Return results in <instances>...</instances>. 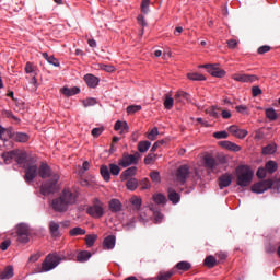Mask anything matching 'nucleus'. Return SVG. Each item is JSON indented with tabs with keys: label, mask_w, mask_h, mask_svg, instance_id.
Masks as SVG:
<instances>
[{
	"label": "nucleus",
	"mask_w": 280,
	"mask_h": 280,
	"mask_svg": "<svg viewBox=\"0 0 280 280\" xmlns=\"http://www.w3.org/2000/svg\"><path fill=\"white\" fill-rule=\"evenodd\" d=\"M78 191L72 188H65L58 198H55L51 202V207L57 213H65L69 210V207L74 206L78 200Z\"/></svg>",
	"instance_id": "obj_1"
},
{
	"label": "nucleus",
	"mask_w": 280,
	"mask_h": 280,
	"mask_svg": "<svg viewBox=\"0 0 280 280\" xmlns=\"http://www.w3.org/2000/svg\"><path fill=\"white\" fill-rule=\"evenodd\" d=\"M254 173L246 166H238L236 168V185L238 187H248L252 183Z\"/></svg>",
	"instance_id": "obj_2"
},
{
	"label": "nucleus",
	"mask_w": 280,
	"mask_h": 280,
	"mask_svg": "<svg viewBox=\"0 0 280 280\" xmlns=\"http://www.w3.org/2000/svg\"><path fill=\"white\" fill-rule=\"evenodd\" d=\"M37 160L35 156H30L27 163L23 166L25 170V182L30 185L33 179L38 175V166L36 164Z\"/></svg>",
	"instance_id": "obj_3"
},
{
	"label": "nucleus",
	"mask_w": 280,
	"mask_h": 280,
	"mask_svg": "<svg viewBox=\"0 0 280 280\" xmlns=\"http://www.w3.org/2000/svg\"><path fill=\"white\" fill-rule=\"evenodd\" d=\"M86 213L93 219H102L104 217V203L95 199L94 203L88 207Z\"/></svg>",
	"instance_id": "obj_4"
},
{
	"label": "nucleus",
	"mask_w": 280,
	"mask_h": 280,
	"mask_svg": "<svg viewBox=\"0 0 280 280\" xmlns=\"http://www.w3.org/2000/svg\"><path fill=\"white\" fill-rule=\"evenodd\" d=\"M61 262V257L57 254L47 255L46 259L42 264V269L44 272L54 270Z\"/></svg>",
	"instance_id": "obj_5"
},
{
	"label": "nucleus",
	"mask_w": 280,
	"mask_h": 280,
	"mask_svg": "<svg viewBox=\"0 0 280 280\" xmlns=\"http://www.w3.org/2000/svg\"><path fill=\"white\" fill-rule=\"evenodd\" d=\"M58 180H59V175L55 174L52 179L42 185L40 194H43V196H50V194H56V191L58 190L57 188Z\"/></svg>",
	"instance_id": "obj_6"
},
{
	"label": "nucleus",
	"mask_w": 280,
	"mask_h": 280,
	"mask_svg": "<svg viewBox=\"0 0 280 280\" xmlns=\"http://www.w3.org/2000/svg\"><path fill=\"white\" fill-rule=\"evenodd\" d=\"M141 154L139 152H135L133 154L124 153L122 159L118 160V165L122 167H128L132 164H138Z\"/></svg>",
	"instance_id": "obj_7"
},
{
	"label": "nucleus",
	"mask_w": 280,
	"mask_h": 280,
	"mask_svg": "<svg viewBox=\"0 0 280 280\" xmlns=\"http://www.w3.org/2000/svg\"><path fill=\"white\" fill-rule=\"evenodd\" d=\"M199 67L205 68L208 73L214 78H224V75H226V71L221 70L220 63H205V66Z\"/></svg>",
	"instance_id": "obj_8"
},
{
	"label": "nucleus",
	"mask_w": 280,
	"mask_h": 280,
	"mask_svg": "<svg viewBox=\"0 0 280 280\" xmlns=\"http://www.w3.org/2000/svg\"><path fill=\"white\" fill-rule=\"evenodd\" d=\"M18 242L22 244L28 243L30 228L27 224L21 223L16 226Z\"/></svg>",
	"instance_id": "obj_9"
},
{
	"label": "nucleus",
	"mask_w": 280,
	"mask_h": 280,
	"mask_svg": "<svg viewBox=\"0 0 280 280\" xmlns=\"http://www.w3.org/2000/svg\"><path fill=\"white\" fill-rule=\"evenodd\" d=\"M190 168L188 165H180L176 171V179L182 185H185L187 178L189 177Z\"/></svg>",
	"instance_id": "obj_10"
},
{
	"label": "nucleus",
	"mask_w": 280,
	"mask_h": 280,
	"mask_svg": "<svg viewBox=\"0 0 280 280\" xmlns=\"http://www.w3.org/2000/svg\"><path fill=\"white\" fill-rule=\"evenodd\" d=\"M272 183L271 179H266L259 183H256L252 186V191L254 194H264V191H267V189H270Z\"/></svg>",
	"instance_id": "obj_11"
},
{
	"label": "nucleus",
	"mask_w": 280,
	"mask_h": 280,
	"mask_svg": "<svg viewBox=\"0 0 280 280\" xmlns=\"http://www.w3.org/2000/svg\"><path fill=\"white\" fill-rule=\"evenodd\" d=\"M13 156H14V161L18 164L23 165V167L30 159V156H27V153L23 150H13Z\"/></svg>",
	"instance_id": "obj_12"
},
{
	"label": "nucleus",
	"mask_w": 280,
	"mask_h": 280,
	"mask_svg": "<svg viewBox=\"0 0 280 280\" xmlns=\"http://www.w3.org/2000/svg\"><path fill=\"white\" fill-rule=\"evenodd\" d=\"M231 183H233V176H231V174H223L219 177V187H220V189H224L225 187H230Z\"/></svg>",
	"instance_id": "obj_13"
},
{
	"label": "nucleus",
	"mask_w": 280,
	"mask_h": 280,
	"mask_svg": "<svg viewBox=\"0 0 280 280\" xmlns=\"http://www.w3.org/2000/svg\"><path fill=\"white\" fill-rule=\"evenodd\" d=\"M228 130L230 133H232L234 137L238 139H244L248 135L246 130L240 129L237 128V126H230Z\"/></svg>",
	"instance_id": "obj_14"
},
{
	"label": "nucleus",
	"mask_w": 280,
	"mask_h": 280,
	"mask_svg": "<svg viewBox=\"0 0 280 280\" xmlns=\"http://www.w3.org/2000/svg\"><path fill=\"white\" fill-rule=\"evenodd\" d=\"M233 80L236 82H254L257 77L255 74H233Z\"/></svg>",
	"instance_id": "obj_15"
},
{
	"label": "nucleus",
	"mask_w": 280,
	"mask_h": 280,
	"mask_svg": "<svg viewBox=\"0 0 280 280\" xmlns=\"http://www.w3.org/2000/svg\"><path fill=\"white\" fill-rule=\"evenodd\" d=\"M174 100L176 103L186 104L190 102V95L184 91H179L175 94Z\"/></svg>",
	"instance_id": "obj_16"
},
{
	"label": "nucleus",
	"mask_w": 280,
	"mask_h": 280,
	"mask_svg": "<svg viewBox=\"0 0 280 280\" xmlns=\"http://www.w3.org/2000/svg\"><path fill=\"white\" fill-rule=\"evenodd\" d=\"M116 244V237L114 235H109L103 240V249L112 250L114 249Z\"/></svg>",
	"instance_id": "obj_17"
},
{
	"label": "nucleus",
	"mask_w": 280,
	"mask_h": 280,
	"mask_svg": "<svg viewBox=\"0 0 280 280\" xmlns=\"http://www.w3.org/2000/svg\"><path fill=\"white\" fill-rule=\"evenodd\" d=\"M37 173L42 178H47L51 175V168L47 163H42Z\"/></svg>",
	"instance_id": "obj_18"
},
{
	"label": "nucleus",
	"mask_w": 280,
	"mask_h": 280,
	"mask_svg": "<svg viewBox=\"0 0 280 280\" xmlns=\"http://www.w3.org/2000/svg\"><path fill=\"white\" fill-rule=\"evenodd\" d=\"M84 81L91 89H95L100 83V79L97 77H94V74H85Z\"/></svg>",
	"instance_id": "obj_19"
},
{
	"label": "nucleus",
	"mask_w": 280,
	"mask_h": 280,
	"mask_svg": "<svg viewBox=\"0 0 280 280\" xmlns=\"http://www.w3.org/2000/svg\"><path fill=\"white\" fill-rule=\"evenodd\" d=\"M14 276L13 266L9 265L4 268V270L0 273V280H9Z\"/></svg>",
	"instance_id": "obj_20"
},
{
	"label": "nucleus",
	"mask_w": 280,
	"mask_h": 280,
	"mask_svg": "<svg viewBox=\"0 0 280 280\" xmlns=\"http://www.w3.org/2000/svg\"><path fill=\"white\" fill-rule=\"evenodd\" d=\"M167 198L171 202H173V205H178L180 201V195L173 188H168Z\"/></svg>",
	"instance_id": "obj_21"
},
{
	"label": "nucleus",
	"mask_w": 280,
	"mask_h": 280,
	"mask_svg": "<svg viewBox=\"0 0 280 280\" xmlns=\"http://www.w3.org/2000/svg\"><path fill=\"white\" fill-rule=\"evenodd\" d=\"M219 145H221L224 149H228L230 151H234V152H238L240 150H242V148L231 141H221L219 142Z\"/></svg>",
	"instance_id": "obj_22"
},
{
	"label": "nucleus",
	"mask_w": 280,
	"mask_h": 280,
	"mask_svg": "<svg viewBox=\"0 0 280 280\" xmlns=\"http://www.w3.org/2000/svg\"><path fill=\"white\" fill-rule=\"evenodd\" d=\"M122 205L119 199H112L109 200V211L113 213H118L121 211Z\"/></svg>",
	"instance_id": "obj_23"
},
{
	"label": "nucleus",
	"mask_w": 280,
	"mask_h": 280,
	"mask_svg": "<svg viewBox=\"0 0 280 280\" xmlns=\"http://www.w3.org/2000/svg\"><path fill=\"white\" fill-rule=\"evenodd\" d=\"M137 170L138 168L136 166L125 170L122 172V174H120V180L125 182V180L129 179L131 176L136 175Z\"/></svg>",
	"instance_id": "obj_24"
},
{
	"label": "nucleus",
	"mask_w": 280,
	"mask_h": 280,
	"mask_svg": "<svg viewBox=\"0 0 280 280\" xmlns=\"http://www.w3.org/2000/svg\"><path fill=\"white\" fill-rule=\"evenodd\" d=\"M175 268H176L177 270H179V271L187 272V271L191 270L192 265H191L189 261L182 260V261H178V262L175 265Z\"/></svg>",
	"instance_id": "obj_25"
},
{
	"label": "nucleus",
	"mask_w": 280,
	"mask_h": 280,
	"mask_svg": "<svg viewBox=\"0 0 280 280\" xmlns=\"http://www.w3.org/2000/svg\"><path fill=\"white\" fill-rule=\"evenodd\" d=\"M61 93L67 96V97H71L74 96L77 94H79L81 92V90L79 88H72V89H68V88H62Z\"/></svg>",
	"instance_id": "obj_26"
},
{
	"label": "nucleus",
	"mask_w": 280,
	"mask_h": 280,
	"mask_svg": "<svg viewBox=\"0 0 280 280\" xmlns=\"http://www.w3.org/2000/svg\"><path fill=\"white\" fill-rule=\"evenodd\" d=\"M129 202L131 203L133 211H140L142 206V199L140 197L133 196L130 198Z\"/></svg>",
	"instance_id": "obj_27"
},
{
	"label": "nucleus",
	"mask_w": 280,
	"mask_h": 280,
	"mask_svg": "<svg viewBox=\"0 0 280 280\" xmlns=\"http://www.w3.org/2000/svg\"><path fill=\"white\" fill-rule=\"evenodd\" d=\"M114 130L119 131L120 133L128 132L129 126L126 121H116V125H114Z\"/></svg>",
	"instance_id": "obj_28"
},
{
	"label": "nucleus",
	"mask_w": 280,
	"mask_h": 280,
	"mask_svg": "<svg viewBox=\"0 0 280 280\" xmlns=\"http://www.w3.org/2000/svg\"><path fill=\"white\" fill-rule=\"evenodd\" d=\"M203 264L206 267L212 269L218 265V260L214 256L210 255L205 258Z\"/></svg>",
	"instance_id": "obj_29"
},
{
	"label": "nucleus",
	"mask_w": 280,
	"mask_h": 280,
	"mask_svg": "<svg viewBox=\"0 0 280 280\" xmlns=\"http://www.w3.org/2000/svg\"><path fill=\"white\" fill-rule=\"evenodd\" d=\"M101 176L105 179V183L110 180V168L107 165H101Z\"/></svg>",
	"instance_id": "obj_30"
},
{
	"label": "nucleus",
	"mask_w": 280,
	"mask_h": 280,
	"mask_svg": "<svg viewBox=\"0 0 280 280\" xmlns=\"http://www.w3.org/2000/svg\"><path fill=\"white\" fill-rule=\"evenodd\" d=\"M220 108L217 106L208 107L205 109V113L208 114L212 118H219L220 117Z\"/></svg>",
	"instance_id": "obj_31"
},
{
	"label": "nucleus",
	"mask_w": 280,
	"mask_h": 280,
	"mask_svg": "<svg viewBox=\"0 0 280 280\" xmlns=\"http://www.w3.org/2000/svg\"><path fill=\"white\" fill-rule=\"evenodd\" d=\"M59 228V224L55 221L49 223V230L52 237H58L60 235Z\"/></svg>",
	"instance_id": "obj_32"
},
{
	"label": "nucleus",
	"mask_w": 280,
	"mask_h": 280,
	"mask_svg": "<svg viewBox=\"0 0 280 280\" xmlns=\"http://www.w3.org/2000/svg\"><path fill=\"white\" fill-rule=\"evenodd\" d=\"M175 100L172 97V95L166 94L164 98V108L171 110L174 107Z\"/></svg>",
	"instance_id": "obj_33"
},
{
	"label": "nucleus",
	"mask_w": 280,
	"mask_h": 280,
	"mask_svg": "<svg viewBox=\"0 0 280 280\" xmlns=\"http://www.w3.org/2000/svg\"><path fill=\"white\" fill-rule=\"evenodd\" d=\"M187 78L191 81H206L205 74H199V72H188Z\"/></svg>",
	"instance_id": "obj_34"
},
{
	"label": "nucleus",
	"mask_w": 280,
	"mask_h": 280,
	"mask_svg": "<svg viewBox=\"0 0 280 280\" xmlns=\"http://www.w3.org/2000/svg\"><path fill=\"white\" fill-rule=\"evenodd\" d=\"M85 234H86V231L82 228H79V226L73 228V229L70 230V236H72V237L83 236Z\"/></svg>",
	"instance_id": "obj_35"
},
{
	"label": "nucleus",
	"mask_w": 280,
	"mask_h": 280,
	"mask_svg": "<svg viewBox=\"0 0 280 280\" xmlns=\"http://www.w3.org/2000/svg\"><path fill=\"white\" fill-rule=\"evenodd\" d=\"M153 202H155V205H166L167 199L163 194H155L153 195Z\"/></svg>",
	"instance_id": "obj_36"
},
{
	"label": "nucleus",
	"mask_w": 280,
	"mask_h": 280,
	"mask_svg": "<svg viewBox=\"0 0 280 280\" xmlns=\"http://www.w3.org/2000/svg\"><path fill=\"white\" fill-rule=\"evenodd\" d=\"M151 147V142L149 141H140L138 144H137V149L139 152L141 153H144L147 152Z\"/></svg>",
	"instance_id": "obj_37"
},
{
	"label": "nucleus",
	"mask_w": 280,
	"mask_h": 280,
	"mask_svg": "<svg viewBox=\"0 0 280 280\" xmlns=\"http://www.w3.org/2000/svg\"><path fill=\"white\" fill-rule=\"evenodd\" d=\"M174 276V271H161L158 273V280H170Z\"/></svg>",
	"instance_id": "obj_38"
},
{
	"label": "nucleus",
	"mask_w": 280,
	"mask_h": 280,
	"mask_svg": "<svg viewBox=\"0 0 280 280\" xmlns=\"http://www.w3.org/2000/svg\"><path fill=\"white\" fill-rule=\"evenodd\" d=\"M205 164L209 168H214L218 165V162L213 156L207 155L205 156Z\"/></svg>",
	"instance_id": "obj_39"
},
{
	"label": "nucleus",
	"mask_w": 280,
	"mask_h": 280,
	"mask_svg": "<svg viewBox=\"0 0 280 280\" xmlns=\"http://www.w3.org/2000/svg\"><path fill=\"white\" fill-rule=\"evenodd\" d=\"M265 170L272 174L278 170V164L275 161H268L265 165Z\"/></svg>",
	"instance_id": "obj_40"
},
{
	"label": "nucleus",
	"mask_w": 280,
	"mask_h": 280,
	"mask_svg": "<svg viewBox=\"0 0 280 280\" xmlns=\"http://www.w3.org/2000/svg\"><path fill=\"white\" fill-rule=\"evenodd\" d=\"M92 257V254L88 250H83L81 253H79L78 255V261L79 262H85L88 261L90 258Z\"/></svg>",
	"instance_id": "obj_41"
},
{
	"label": "nucleus",
	"mask_w": 280,
	"mask_h": 280,
	"mask_svg": "<svg viewBox=\"0 0 280 280\" xmlns=\"http://www.w3.org/2000/svg\"><path fill=\"white\" fill-rule=\"evenodd\" d=\"M126 187H127V189H129V191H135L138 187V179L129 178L126 183Z\"/></svg>",
	"instance_id": "obj_42"
},
{
	"label": "nucleus",
	"mask_w": 280,
	"mask_h": 280,
	"mask_svg": "<svg viewBox=\"0 0 280 280\" xmlns=\"http://www.w3.org/2000/svg\"><path fill=\"white\" fill-rule=\"evenodd\" d=\"M28 139H30V137L26 133H23V132H18L14 136V140L16 142H20V143H25V142L28 141Z\"/></svg>",
	"instance_id": "obj_43"
},
{
	"label": "nucleus",
	"mask_w": 280,
	"mask_h": 280,
	"mask_svg": "<svg viewBox=\"0 0 280 280\" xmlns=\"http://www.w3.org/2000/svg\"><path fill=\"white\" fill-rule=\"evenodd\" d=\"M98 236L96 234H89L85 236V242L88 244V247H93L95 242L97 241Z\"/></svg>",
	"instance_id": "obj_44"
},
{
	"label": "nucleus",
	"mask_w": 280,
	"mask_h": 280,
	"mask_svg": "<svg viewBox=\"0 0 280 280\" xmlns=\"http://www.w3.org/2000/svg\"><path fill=\"white\" fill-rule=\"evenodd\" d=\"M158 155L154 152L148 153V155L144 158V164L149 165L156 161Z\"/></svg>",
	"instance_id": "obj_45"
},
{
	"label": "nucleus",
	"mask_w": 280,
	"mask_h": 280,
	"mask_svg": "<svg viewBox=\"0 0 280 280\" xmlns=\"http://www.w3.org/2000/svg\"><path fill=\"white\" fill-rule=\"evenodd\" d=\"M1 156L4 160V162L7 164H9L11 162V160H14V150H12L10 152H4L1 154Z\"/></svg>",
	"instance_id": "obj_46"
},
{
	"label": "nucleus",
	"mask_w": 280,
	"mask_h": 280,
	"mask_svg": "<svg viewBox=\"0 0 280 280\" xmlns=\"http://www.w3.org/2000/svg\"><path fill=\"white\" fill-rule=\"evenodd\" d=\"M150 178H151L152 183H154L155 185H159V183H161L160 172H156V171L151 172Z\"/></svg>",
	"instance_id": "obj_47"
},
{
	"label": "nucleus",
	"mask_w": 280,
	"mask_h": 280,
	"mask_svg": "<svg viewBox=\"0 0 280 280\" xmlns=\"http://www.w3.org/2000/svg\"><path fill=\"white\" fill-rule=\"evenodd\" d=\"M121 168L117 164H109V173L114 176H118L120 173Z\"/></svg>",
	"instance_id": "obj_48"
},
{
	"label": "nucleus",
	"mask_w": 280,
	"mask_h": 280,
	"mask_svg": "<svg viewBox=\"0 0 280 280\" xmlns=\"http://www.w3.org/2000/svg\"><path fill=\"white\" fill-rule=\"evenodd\" d=\"M266 117L268 119H270L271 121H273L278 118V115H277V113L275 112L273 108H269V109L266 110Z\"/></svg>",
	"instance_id": "obj_49"
},
{
	"label": "nucleus",
	"mask_w": 280,
	"mask_h": 280,
	"mask_svg": "<svg viewBox=\"0 0 280 280\" xmlns=\"http://www.w3.org/2000/svg\"><path fill=\"white\" fill-rule=\"evenodd\" d=\"M142 109V106L140 105H130L126 108L127 114H136L137 112H140Z\"/></svg>",
	"instance_id": "obj_50"
},
{
	"label": "nucleus",
	"mask_w": 280,
	"mask_h": 280,
	"mask_svg": "<svg viewBox=\"0 0 280 280\" xmlns=\"http://www.w3.org/2000/svg\"><path fill=\"white\" fill-rule=\"evenodd\" d=\"M270 189H273L277 194L280 191V179H271V187Z\"/></svg>",
	"instance_id": "obj_51"
},
{
	"label": "nucleus",
	"mask_w": 280,
	"mask_h": 280,
	"mask_svg": "<svg viewBox=\"0 0 280 280\" xmlns=\"http://www.w3.org/2000/svg\"><path fill=\"white\" fill-rule=\"evenodd\" d=\"M276 152V145L275 144H269L265 148H262V153L264 154H272Z\"/></svg>",
	"instance_id": "obj_52"
},
{
	"label": "nucleus",
	"mask_w": 280,
	"mask_h": 280,
	"mask_svg": "<svg viewBox=\"0 0 280 280\" xmlns=\"http://www.w3.org/2000/svg\"><path fill=\"white\" fill-rule=\"evenodd\" d=\"M159 136V129L158 128H153L151 129V131L148 133L147 138L149 140H156V137Z\"/></svg>",
	"instance_id": "obj_53"
},
{
	"label": "nucleus",
	"mask_w": 280,
	"mask_h": 280,
	"mask_svg": "<svg viewBox=\"0 0 280 280\" xmlns=\"http://www.w3.org/2000/svg\"><path fill=\"white\" fill-rule=\"evenodd\" d=\"M149 5H150V0H142V2H141V12L144 13V14H148Z\"/></svg>",
	"instance_id": "obj_54"
},
{
	"label": "nucleus",
	"mask_w": 280,
	"mask_h": 280,
	"mask_svg": "<svg viewBox=\"0 0 280 280\" xmlns=\"http://www.w3.org/2000/svg\"><path fill=\"white\" fill-rule=\"evenodd\" d=\"M213 137L215 139H226L229 138V132L228 131H218L213 133Z\"/></svg>",
	"instance_id": "obj_55"
},
{
	"label": "nucleus",
	"mask_w": 280,
	"mask_h": 280,
	"mask_svg": "<svg viewBox=\"0 0 280 280\" xmlns=\"http://www.w3.org/2000/svg\"><path fill=\"white\" fill-rule=\"evenodd\" d=\"M101 70H103L107 73H113V72H115V66H106L105 63H102Z\"/></svg>",
	"instance_id": "obj_56"
},
{
	"label": "nucleus",
	"mask_w": 280,
	"mask_h": 280,
	"mask_svg": "<svg viewBox=\"0 0 280 280\" xmlns=\"http://www.w3.org/2000/svg\"><path fill=\"white\" fill-rule=\"evenodd\" d=\"M141 189H150L151 183L148 178H144L140 182Z\"/></svg>",
	"instance_id": "obj_57"
},
{
	"label": "nucleus",
	"mask_w": 280,
	"mask_h": 280,
	"mask_svg": "<svg viewBox=\"0 0 280 280\" xmlns=\"http://www.w3.org/2000/svg\"><path fill=\"white\" fill-rule=\"evenodd\" d=\"M96 100L95 98H88L83 102L84 107H91L94 106L96 104Z\"/></svg>",
	"instance_id": "obj_58"
},
{
	"label": "nucleus",
	"mask_w": 280,
	"mask_h": 280,
	"mask_svg": "<svg viewBox=\"0 0 280 280\" xmlns=\"http://www.w3.org/2000/svg\"><path fill=\"white\" fill-rule=\"evenodd\" d=\"M10 245H11V241H10V240H5V241H3V242L1 243L0 249H1L2 252H5V250L9 248Z\"/></svg>",
	"instance_id": "obj_59"
},
{
	"label": "nucleus",
	"mask_w": 280,
	"mask_h": 280,
	"mask_svg": "<svg viewBox=\"0 0 280 280\" xmlns=\"http://www.w3.org/2000/svg\"><path fill=\"white\" fill-rule=\"evenodd\" d=\"M268 51H270V46H268V45H262L258 48V54L259 55H264Z\"/></svg>",
	"instance_id": "obj_60"
},
{
	"label": "nucleus",
	"mask_w": 280,
	"mask_h": 280,
	"mask_svg": "<svg viewBox=\"0 0 280 280\" xmlns=\"http://www.w3.org/2000/svg\"><path fill=\"white\" fill-rule=\"evenodd\" d=\"M266 173H267L266 167H265V168H264V167H260V168H258L256 175H257L259 178H265V177H266Z\"/></svg>",
	"instance_id": "obj_61"
},
{
	"label": "nucleus",
	"mask_w": 280,
	"mask_h": 280,
	"mask_svg": "<svg viewBox=\"0 0 280 280\" xmlns=\"http://www.w3.org/2000/svg\"><path fill=\"white\" fill-rule=\"evenodd\" d=\"M25 72H26L27 74L34 72V66H33V63H31L30 61H27V63H26V66H25Z\"/></svg>",
	"instance_id": "obj_62"
},
{
	"label": "nucleus",
	"mask_w": 280,
	"mask_h": 280,
	"mask_svg": "<svg viewBox=\"0 0 280 280\" xmlns=\"http://www.w3.org/2000/svg\"><path fill=\"white\" fill-rule=\"evenodd\" d=\"M261 93L262 92H261V90L258 86H253L252 88V94H253L254 97L260 95Z\"/></svg>",
	"instance_id": "obj_63"
},
{
	"label": "nucleus",
	"mask_w": 280,
	"mask_h": 280,
	"mask_svg": "<svg viewBox=\"0 0 280 280\" xmlns=\"http://www.w3.org/2000/svg\"><path fill=\"white\" fill-rule=\"evenodd\" d=\"M102 132H103V129H102V128H94V129L92 130V135H93L95 138L100 137V136L102 135Z\"/></svg>",
	"instance_id": "obj_64"
}]
</instances>
